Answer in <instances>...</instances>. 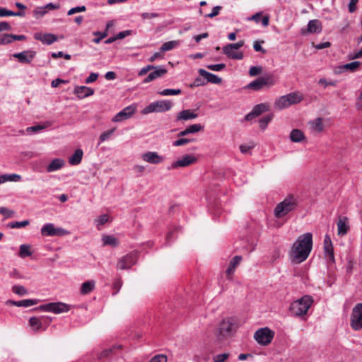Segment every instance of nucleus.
I'll list each match as a JSON object with an SVG mask.
<instances>
[{"instance_id": "f257e3e1", "label": "nucleus", "mask_w": 362, "mask_h": 362, "mask_svg": "<svg viewBox=\"0 0 362 362\" xmlns=\"http://www.w3.org/2000/svg\"><path fill=\"white\" fill-rule=\"evenodd\" d=\"M313 248V235L305 233L298 237L292 245L288 256L292 262L301 263L309 256Z\"/></svg>"}, {"instance_id": "f03ea898", "label": "nucleus", "mask_w": 362, "mask_h": 362, "mask_svg": "<svg viewBox=\"0 0 362 362\" xmlns=\"http://www.w3.org/2000/svg\"><path fill=\"white\" fill-rule=\"evenodd\" d=\"M314 300L312 296L305 295L300 298L293 301L289 306V312L293 317H303L307 315Z\"/></svg>"}, {"instance_id": "7ed1b4c3", "label": "nucleus", "mask_w": 362, "mask_h": 362, "mask_svg": "<svg viewBox=\"0 0 362 362\" xmlns=\"http://www.w3.org/2000/svg\"><path fill=\"white\" fill-rule=\"evenodd\" d=\"M298 204V201L293 196H289L278 204L274 209V215L277 218H282L289 212L293 211Z\"/></svg>"}, {"instance_id": "20e7f679", "label": "nucleus", "mask_w": 362, "mask_h": 362, "mask_svg": "<svg viewBox=\"0 0 362 362\" xmlns=\"http://www.w3.org/2000/svg\"><path fill=\"white\" fill-rule=\"evenodd\" d=\"M303 96L296 93L293 92L285 95L278 98L274 103V107L278 110H283L288 107L291 105L298 104L303 100Z\"/></svg>"}, {"instance_id": "39448f33", "label": "nucleus", "mask_w": 362, "mask_h": 362, "mask_svg": "<svg viewBox=\"0 0 362 362\" xmlns=\"http://www.w3.org/2000/svg\"><path fill=\"white\" fill-rule=\"evenodd\" d=\"M237 329V325L234 320L230 317L223 319L218 329V338L222 340L232 335Z\"/></svg>"}, {"instance_id": "423d86ee", "label": "nucleus", "mask_w": 362, "mask_h": 362, "mask_svg": "<svg viewBox=\"0 0 362 362\" xmlns=\"http://www.w3.org/2000/svg\"><path fill=\"white\" fill-rule=\"evenodd\" d=\"M173 105V104L170 100H156L141 110V113L143 115H148L152 112H163L170 110Z\"/></svg>"}, {"instance_id": "0eeeda50", "label": "nucleus", "mask_w": 362, "mask_h": 362, "mask_svg": "<svg viewBox=\"0 0 362 362\" xmlns=\"http://www.w3.org/2000/svg\"><path fill=\"white\" fill-rule=\"evenodd\" d=\"M274 332L268 327L260 328L257 329L254 334V338L257 342L262 346L269 344L274 337Z\"/></svg>"}, {"instance_id": "6e6552de", "label": "nucleus", "mask_w": 362, "mask_h": 362, "mask_svg": "<svg viewBox=\"0 0 362 362\" xmlns=\"http://www.w3.org/2000/svg\"><path fill=\"white\" fill-rule=\"evenodd\" d=\"M37 309L42 311L59 314L68 312L70 310V305L62 302L49 303L45 305H40Z\"/></svg>"}, {"instance_id": "1a4fd4ad", "label": "nucleus", "mask_w": 362, "mask_h": 362, "mask_svg": "<svg viewBox=\"0 0 362 362\" xmlns=\"http://www.w3.org/2000/svg\"><path fill=\"white\" fill-rule=\"evenodd\" d=\"M351 327L358 331L362 329V303H357L353 308L351 315Z\"/></svg>"}, {"instance_id": "9d476101", "label": "nucleus", "mask_w": 362, "mask_h": 362, "mask_svg": "<svg viewBox=\"0 0 362 362\" xmlns=\"http://www.w3.org/2000/svg\"><path fill=\"white\" fill-rule=\"evenodd\" d=\"M276 83L275 80L272 76L259 77L255 81L250 82L247 85V88L253 90H259L264 86H272Z\"/></svg>"}, {"instance_id": "9b49d317", "label": "nucleus", "mask_w": 362, "mask_h": 362, "mask_svg": "<svg viewBox=\"0 0 362 362\" xmlns=\"http://www.w3.org/2000/svg\"><path fill=\"white\" fill-rule=\"evenodd\" d=\"M137 261L136 252H132L119 259L117 269H128L131 268Z\"/></svg>"}, {"instance_id": "f8f14e48", "label": "nucleus", "mask_w": 362, "mask_h": 362, "mask_svg": "<svg viewBox=\"0 0 362 362\" xmlns=\"http://www.w3.org/2000/svg\"><path fill=\"white\" fill-rule=\"evenodd\" d=\"M68 232L62 228H55L53 223H46L41 228L43 236H62Z\"/></svg>"}, {"instance_id": "ddd939ff", "label": "nucleus", "mask_w": 362, "mask_h": 362, "mask_svg": "<svg viewBox=\"0 0 362 362\" xmlns=\"http://www.w3.org/2000/svg\"><path fill=\"white\" fill-rule=\"evenodd\" d=\"M136 107L134 105H129L119 112L112 119L114 122H119L126 120L135 113Z\"/></svg>"}, {"instance_id": "4468645a", "label": "nucleus", "mask_w": 362, "mask_h": 362, "mask_svg": "<svg viewBox=\"0 0 362 362\" xmlns=\"http://www.w3.org/2000/svg\"><path fill=\"white\" fill-rule=\"evenodd\" d=\"M197 162V158L193 155L186 154L182 156L180 159L173 162L171 164L172 169H176L179 168H185Z\"/></svg>"}, {"instance_id": "2eb2a0df", "label": "nucleus", "mask_w": 362, "mask_h": 362, "mask_svg": "<svg viewBox=\"0 0 362 362\" xmlns=\"http://www.w3.org/2000/svg\"><path fill=\"white\" fill-rule=\"evenodd\" d=\"M141 159L151 164H160L163 162L164 158L156 151H147L141 156Z\"/></svg>"}, {"instance_id": "dca6fc26", "label": "nucleus", "mask_w": 362, "mask_h": 362, "mask_svg": "<svg viewBox=\"0 0 362 362\" xmlns=\"http://www.w3.org/2000/svg\"><path fill=\"white\" fill-rule=\"evenodd\" d=\"M35 51L28 49L21 52L15 53L13 54V57L18 59V62L22 64H30L35 58Z\"/></svg>"}, {"instance_id": "f3484780", "label": "nucleus", "mask_w": 362, "mask_h": 362, "mask_svg": "<svg viewBox=\"0 0 362 362\" xmlns=\"http://www.w3.org/2000/svg\"><path fill=\"white\" fill-rule=\"evenodd\" d=\"M269 110V106L266 103H261L255 105L252 111L245 116V120L250 121L254 117H258L262 113L267 112Z\"/></svg>"}, {"instance_id": "a211bd4d", "label": "nucleus", "mask_w": 362, "mask_h": 362, "mask_svg": "<svg viewBox=\"0 0 362 362\" xmlns=\"http://www.w3.org/2000/svg\"><path fill=\"white\" fill-rule=\"evenodd\" d=\"M167 72L168 70L163 66H155L154 69L144 79L143 83H147L154 81L163 76Z\"/></svg>"}, {"instance_id": "6ab92c4d", "label": "nucleus", "mask_w": 362, "mask_h": 362, "mask_svg": "<svg viewBox=\"0 0 362 362\" xmlns=\"http://www.w3.org/2000/svg\"><path fill=\"white\" fill-rule=\"evenodd\" d=\"M34 38L47 45H52L57 40V37L52 33H35Z\"/></svg>"}, {"instance_id": "aec40b11", "label": "nucleus", "mask_w": 362, "mask_h": 362, "mask_svg": "<svg viewBox=\"0 0 362 362\" xmlns=\"http://www.w3.org/2000/svg\"><path fill=\"white\" fill-rule=\"evenodd\" d=\"M324 253L325 255L328 258V259L334 262V250L333 245L331 240V238L329 235H325L324 239Z\"/></svg>"}, {"instance_id": "412c9836", "label": "nucleus", "mask_w": 362, "mask_h": 362, "mask_svg": "<svg viewBox=\"0 0 362 362\" xmlns=\"http://www.w3.org/2000/svg\"><path fill=\"white\" fill-rule=\"evenodd\" d=\"M337 234L339 236H344L349 230V219L346 216H340L337 222Z\"/></svg>"}, {"instance_id": "4be33fe9", "label": "nucleus", "mask_w": 362, "mask_h": 362, "mask_svg": "<svg viewBox=\"0 0 362 362\" xmlns=\"http://www.w3.org/2000/svg\"><path fill=\"white\" fill-rule=\"evenodd\" d=\"M199 74H200V76L204 77L209 83L218 84L221 82V78L220 77L212 73L208 72L204 69H199Z\"/></svg>"}, {"instance_id": "5701e85b", "label": "nucleus", "mask_w": 362, "mask_h": 362, "mask_svg": "<svg viewBox=\"0 0 362 362\" xmlns=\"http://www.w3.org/2000/svg\"><path fill=\"white\" fill-rule=\"evenodd\" d=\"M74 92L79 98H84L94 93L93 88L83 86H76Z\"/></svg>"}, {"instance_id": "b1692460", "label": "nucleus", "mask_w": 362, "mask_h": 362, "mask_svg": "<svg viewBox=\"0 0 362 362\" xmlns=\"http://www.w3.org/2000/svg\"><path fill=\"white\" fill-rule=\"evenodd\" d=\"M65 165V162L62 158H54L51 163L46 167L47 173H52L62 168Z\"/></svg>"}, {"instance_id": "393cba45", "label": "nucleus", "mask_w": 362, "mask_h": 362, "mask_svg": "<svg viewBox=\"0 0 362 362\" xmlns=\"http://www.w3.org/2000/svg\"><path fill=\"white\" fill-rule=\"evenodd\" d=\"M322 30L321 24H308L306 27L302 28L300 33L303 35L313 33H320Z\"/></svg>"}, {"instance_id": "a878e982", "label": "nucleus", "mask_w": 362, "mask_h": 362, "mask_svg": "<svg viewBox=\"0 0 362 362\" xmlns=\"http://www.w3.org/2000/svg\"><path fill=\"white\" fill-rule=\"evenodd\" d=\"M242 257L239 255L235 256L230 262L228 267L227 268L226 273L228 278L234 273L236 267L240 263Z\"/></svg>"}, {"instance_id": "bb28decb", "label": "nucleus", "mask_w": 362, "mask_h": 362, "mask_svg": "<svg viewBox=\"0 0 362 362\" xmlns=\"http://www.w3.org/2000/svg\"><path fill=\"white\" fill-rule=\"evenodd\" d=\"M39 300L37 299H24L19 301L8 300V304H11L18 307H30L37 304Z\"/></svg>"}, {"instance_id": "cd10ccee", "label": "nucleus", "mask_w": 362, "mask_h": 362, "mask_svg": "<svg viewBox=\"0 0 362 362\" xmlns=\"http://www.w3.org/2000/svg\"><path fill=\"white\" fill-rule=\"evenodd\" d=\"M197 117V114L194 113L192 110H184L180 112L176 117L177 121L189 120Z\"/></svg>"}, {"instance_id": "c85d7f7f", "label": "nucleus", "mask_w": 362, "mask_h": 362, "mask_svg": "<svg viewBox=\"0 0 362 362\" xmlns=\"http://www.w3.org/2000/svg\"><path fill=\"white\" fill-rule=\"evenodd\" d=\"M21 176L18 174H3L0 175V185L6 182H19Z\"/></svg>"}, {"instance_id": "c756f323", "label": "nucleus", "mask_w": 362, "mask_h": 362, "mask_svg": "<svg viewBox=\"0 0 362 362\" xmlns=\"http://www.w3.org/2000/svg\"><path fill=\"white\" fill-rule=\"evenodd\" d=\"M83 152L81 148L75 151L74 153L69 158V163L72 165H78L82 160Z\"/></svg>"}, {"instance_id": "7c9ffc66", "label": "nucleus", "mask_w": 362, "mask_h": 362, "mask_svg": "<svg viewBox=\"0 0 362 362\" xmlns=\"http://www.w3.org/2000/svg\"><path fill=\"white\" fill-rule=\"evenodd\" d=\"M95 286V282L93 280L85 281L81 285L80 292L82 295H86L94 289Z\"/></svg>"}, {"instance_id": "2f4dec72", "label": "nucleus", "mask_w": 362, "mask_h": 362, "mask_svg": "<svg viewBox=\"0 0 362 362\" xmlns=\"http://www.w3.org/2000/svg\"><path fill=\"white\" fill-rule=\"evenodd\" d=\"M290 139L293 142H300L305 139V135L301 130L295 129L291 131Z\"/></svg>"}, {"instance_id": "473e14b6", "label": "nucleus", "mask_w": 362, "mask_h": 362, "mask_svg": "<svg viewBox=\"0 0 362 362\" xmlns=\"http://www.w3.org/2000/svg\"><path fill=\"white\" fill-rule=\"evenodd\" d=\"M51 125L49 122H46L42 124H37L32 127H29L26 129V132L28 134H35L39 132L41 130H43Z\"/></svg>"}, {"instance_id": "72a5a7b5", "label": "nucleus", "mask_w": 362, "mask_h": 362, "mask_svg": "<svg viewBox=\"0 0 362 362\" xmlns=\"http://www.w3.org/2000/svg\"><path fill=\"white\" fill-rule=\"evenodd\" d=\"M102 241L103 245H111L112 247H117L119 245L118 239L112 235H103Z\"/></svg>"}, {"instance_id": "f704fd0d", "label": "nucleus", "mask_w": 362, "mask_h": 362, "mask_svg": "<svg viewBox=\"0 0 362 362\" xmlns=\"http://www.w3.org/2000/svg\"><path fill=\"white\" fill-rule=\"evenodd\" d=\"M180 44L178 40H173L163 43L160 48L161 52L170 51L177 47Z\"/></svg>"}, {"instance_id": "c9c22d12", "label": "nucleus", "mask_w": 362, "mask_h": 362, "mask_svg": "<svg viewBox=\"0 0 362 362\" xmlns=\"http://www.w3.org/2000/svg\"><path fill=\"white\" fill-rule=\"evenodd\" d=\"M244 43L243 40H240L236 43L228 44L223 47V52H230L232 49L238 50L244 45Z\"/></svg>"}, {"instance_id": "e433bc0d", "label": "nucleus", "mask_w": 362, "mask_h": 362, "mask_svg": "<svg viewBox=\"0 0 362 362\" xmlns=\"http://www.w3.org/2000/svg\"><path fill=\"white\" fill-rule=\"evenodd\" d=\"M224 54H226L228 58L232 59H238L240 60L243 59L244 54L243 52L241 51H238L235 49H230V52H223Z\"/></svg>"}, {"instance_id": "4c0bfd02", "label": "nucleus", "mask_w": 362, "mask_h": 362, "mask_svg": "<svg viewBox=\"0 0 362 362\" xmlns=\"http://www.w3.org/2000/svg\"><path fill=\"white\" fill-rule=\"evenodd\" d=\"M29 325L33 329V330L37 331L41 328L42 322L39 317H32L29 320Z\"/></svg>"}, {"instance_id": "58836bf2", "label": "nucleus", "mask_w": 362, "mask_h": 362, "mask_svg": "<svg viewBox=\"0 0 362 362\" xmlns=\"http://www.w3.org/2000/svg\"><path fill=\"white\" fill-rule=\"evenodd\" d=\"M272 119H273L272 114H269V115H267L262 117L261 119H259V127L263 130L267 128L268 124L272 120Z\"/></svg>"}, {"instance_id": "ea45409f", "label": "nucleus", "mask_w": 362, "mask_h": 362, "mask_svg": "<svg viewBox=\"0 0 362 362\" xmlns=\"http://www.w3.org/2000/svg\"><path fill=\"white\" fill-rule=\"evenodd\" d=\"M30 247L28 245H21L19 250V256L21 258L30 256L32 255V252L30 251Z\"/></svg>"}, {"instance_id": "a19ab883", "label": "nucleus", "mask_w": 362, "mask_h": 362, "mask_svg": "<svg viewBox=\"0 0 362 362\" xmlns=\"http://www.w3.org/2000/svg\"><path fill=\"white\" fill-rule=\"evenodd\" d=\"M361 65V62L358 61H355L351 63L346 64L341 66V69L345 70H349L351 71H356Z\"/></svg>"}, {"instance_id": "79ce46f5", "label": "nucleus", "mask_w": 362, "mask_h": 362, "mask_svg": "<svg viewBox=\"0 0 362 362\" xmlns=\"http://www.w3.org/2000/svg\"><path fill=\"white\" fill-rule=\"evenodd\" d=\"M8 16H24V13L23 12H21V11H19V12H13V11H11L7 10L5 8H0V16L1 17Z\"/></svg>"}, {"instance_id": "37998d69", "label": "nucleus", "mask_w": 362, "mask_h": 362, "mask_svg": "<svg viewBox=\"0 0 362 362\" xmlns=\"http://www.w3.org/2000/svg\"><path fill=\"white\" fill-rule=\"evenodd\" d=\"M181 93L180 89H164L161 91L158 92V94L163 96H168V95H177Z\"/></svg>"}, {"instance_id": "c03bdc74", "label": "nucleus", "mask_w": 362, "mask_h": 362, "mask_svg": "<svg viewBox=\"0 0 362 362\" xmlns=\"http://www.w3.org/2000/svg\"><path fill=\"white\" fill-rule=\"evenodd\" d=\"M115 131V128L103 132L99 136V144L108 140Z\"/></svg>"}, {"instance_id": "a18cd8bd", "label": "nucleus", "mask_w": 362, "mask_h": 362, "mask_svg": "<svg viewBox=\"0 0 362 362\" xmlns=\"http://www.w3.org/2000/svg\"><path fill=\"white\" fill-rule=\"evenodd\" d=\"M12 291L18 296H25L28 293L26 288L24 286L19 285L13 286Z\"/></svg>"}, {"instance_id": "49530a36", "label": "nucleus", "mask_w": 362, "mask_h": 362, "mask_svg": "<svg viewBox=\"0 0 362 362\" xmlns=\"http://www.w3.org/2000/svg\"><path fill=\"white\" fill-rule=\"evenodd\" d=\"M29 224V221L25 220L23 221H15L8 223V226L11 228H20L25 227Z\"/></svg>"}, {"instance_id": "de8ad7c7", "label": "nucleus", "mask_w": 362, "mask_h": 362, "mask_svg": "<svg viewBox=\"0 0 362 362\" xmlns=\"http://www.w3.org/2000/svg\"><path fill=\"white\" fill-rule=\"evenodd\" d=\"M203 129H204V127L202 124H194L189 126L187 128V130L188 134H189L197 133V132L202 130Z\"/></svg>"}, {"instance_id": "09e8293b", "label": "nucleus", "mask_w": 362, "mask_h": 362, "mask_svg": "<svg viewBox=\"0 0 362 362\" xmlns=\"http://www.w3.org/2000/svg\"><path fill=\"white\" fill-rule=\"evenodd\" d=\"M313 129L320 132L323 130V124L321 118L316 119L312 124Z\"/></svg>"}, {"instance_id": "8fccbe9b", "label": "nucleus", "mask_w": 362, "mask_h": 362, "mask_svg": "<svg viewBox=\"0 0 362 362\" xmlns=\"http://www.w3.org/2000/svg\"><path fill=\"white\" fill-rule=\"evenodd\" d=\"M193 141V139H189L187 138H180L177 139L176 141H173V146H180L185 145L189 142Z\"/></svg>"}, {"instance_id": "3c124183", "label": "nucleus", "mask_w": 362, "mask_h": 362, "mask_svg": "<svg viewBox=\"0 0 362 362\" xmlns=\"http://www.w3.org/2000/svg\"><path fill=\"white\" fill-rule=\"evenodd\" d=\"M262 71V67L261 66H251L249 69V74L251 76H255L261 74Z\"/></svg>"}, {"instance_id": "603ef678", "label": "nucleus", "mask_w": 362, "mask_h": 362, "mask_svg": "<svg viewBox=\"0 0 362 362\" xmlns=\"http://www.w3.org/2000/svg\"><path fill=\"white\" fill-rule=\"evenodd\" d=\"M47 13V9L44 6L37 7L33 11V15L35 18H38L43 16Z\"/></svg>"}, {"instance_id": "864d4df0", "label": "nucleus", "mask_w": 362, "mask_h": 362, "mask_svg": "<svg viewBox=\"0 0 362 362\" xmlns=\"http://www.w3.org/2000/svg\"><path fill=\"white\" fill-rule=\"evenodd\" d=\"M93 35H96V36H98V37L94 38L93 40V42L94 43H95V44H98L102 39L105 38L107 35V31H104V32H94Z\"/></svg>"}, {"instance_id": "5fc2aeb1", "label": "nucleus", "mask_w": 362, "mask_h": 362, "mask_svg": "<svg viewBox=\"0 0 362 362\" xmlns=\"http://www.w3.org/2000/svg\"><path fill=\"white\" fill-rule=\"evenodd\" d=\"M229 356V354H217L213 357L214 362H224Z\"/></svg>"}, {"instance_id": "6e6d98bb", "label": "nucleus", "mask_w": 362, "mask_h": 362, "mask_svg": "<svg viewBox=\"0 0 362 362\" xmlns=\"http://www.w3.org/2000/svg\"><path fill=\"white\" fill-rule=\"evenodd\" d=\"M12 42V34H3L0 35V44H8Z\"/></svg>"}, {"instance_id": "4d7b16f0", "label": "nucleus", "mask_w": 362, "mask_h": 362, "mask_svg": "<svg viewBox=\"0 0 362 362\" xmlns=\"http://www.w3.org/2000/svg\"><path fill=\"white\" fill-rule=\"evenodd\" d=\"M225 67V64H210L206 66L207 69L214 71H220L223 70Z\"/></svg>"}, {"instance_id": "13d9d810", "label": "nucleus", "mask_w": 362, "mask_h": 362, "mask_svg": "<svg viewBox=\"0 0 362 362\" xmlns=\"http://www.w3.org/2000/svg\"><path fill=\"white\" fill-rule=\"evenodd\" d=\"M109 220V217L107 214H103L98 217V218L95 220V222L97 223V226L103 225L106 223Z\"/></svg>"}, {"instance_id": "bf43d9fd", "label": "nucleus", "mask_w": 362, "mask_h": 362, "mask_svg": "<svg viewBox=\"0 0 362 362\" xmlns=\"http://www.w3.org/2000/svg\"><path fill=\"white\" fill-rule=\"evenodd\" d=\"M262 43H264V41H255L253 43V48L256 52H260L264 54L266 53V50L262 47Z\"/></svg>"}, {"instance_id": "052dcab7", "label": "nucleus", "mask_w": 362, "mask_h": 362, "mask_svg": "<svg viewBox=\"0 0 362 362\" xmlns=\"http://www.w3.org/2000/svg\"><path fill=\"white\" fill-rule=\"evenodd\" d=\"M154 68H155V66H153V65H147V66L143 67L142 69H141V70L138 73V75L139 76H144L148 71H152L153 69H154Z\"/></svg>"}, {"instance_id": "680f3d73", "label": "nucleus", "mask_w": 362, "mask_h": 362, "mask_svg": "<svg viewBox=\"0 0 362 362\" xmlns=\"http://www.w3.org/2000/svg\"><path fill=\"white\" fill-rule=\"evenodd\" d=\"M150 362H167V356L163 354H158L153 357Z\"/></svg>"}, {"instance_id": "e2e57ef3", "label": "nucleus", "mask_w": 362, "mask_h": 362, "mask_svg": "<svg viewBox=\"0 0 362 362\" xmlns=\"http://www.w3.org/2000/svg\"><path fill=\"white\" fill-rule=\"evenodd\" d=\"M13 213L14 212L13 211L9 210L6 207H0V214L5 216L6 218L11 217Z\"/></svg>"}, {"instance_id": "0e129e2a", "label": "nucleus", "mask_w": 362, "mask_h": 362, "mask_svg": "<svg viewBox=\"0 0 362 362\" xmlns=\"http://www.w3.org/2000/svg\"><path fill=\"white\" fill-rule=\"evenodd\" d=\"M318 83H319V84L323 85L325 86V88H326L328 86H337L336 81H327V80L324 78H320L319 80Z\"/></svg>"}, {"instance_id": "69168bd1", "label": "nucleus", "mask_w": 362, "mask_h": 362, "mask_svg": "<svg viewBox=\"0 0 362 362\" xmlns=\"http://www.w3.org/2000/svg\"><path fill=\"white\" fill-rule=\"evenodd\" d=\"M86 11V6H76V7L71 8L68 11V15L69 16L73 15V14H74L76 13L81 12V11Z\"/></svg>"}, {"instance_id": "338daca9", "label": "nucleus", "mask_w": 362, "mask_h": 362, "mask_svg": "<svg viewBox=\"0 0 362 362\" xmlns=\"http://www.w3.org/2000/svg\"><path fill=\"white\" fill-rule=\"evenodd\" d=\"M312 45H313V47H315L317 49H322L324 48L329 47L331 46V44L329 42L319 43V44H317V45H315V43L313 42Z\"/></svg>"}, {"instance_id": "774afa93", "label": "nucleus", "mask_w": 362, "mask_h": 362, "mask_svg": "<svg viewBox=\"0 0 362 362\" xmlns=\"http://www.w3.org/2000/svg\"><path fill=\"white\" fill-rule=\"evenodd\" d=\"M221 8L222 7L221 6H216L213 8V11L211 13L206 14L205 16L209 18H213L218 14Z\"/></svg>"}]
</instances>
